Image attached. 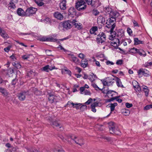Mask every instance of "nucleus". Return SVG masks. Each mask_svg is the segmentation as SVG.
I'll use <instances>...</instances> for the list:
<instances>
[{
	"mask_svg": "<svg viewBox=\"0 0 152 152\" xmlns=\"http://www.w3.org/2000/svg\"><path fill=\"white\" fill-rule=\"evenodd\" d=\"M68 139H71V141L69 142V140H68V141L70 144H72L73 141H74L77 144L80 146H82L84 144V142L83 139L80 138H77L75 136H69L68 138Z\"/></svg>",
	"mask_w": 152,
	"mask_h": 152,
	"instance_id": "f257e3e1",
	"label": "nucleus"
},
{
	"mask_svg": "<svg viewBox=\"0 0 152 152\" xmlns=\"http://www.w3.org/2000/svg\"><path fill=\"white\" fill-rule=\"evenodd\" d=\"M109 129L111 133H114L116 135H119L121 134L120 132L116 126L115 124L113 122H111L110 123Z\"/></svg>",
	"mask_w": 152,
	"mask_h": 152,
	"instance_id": "f03ea898",
	"label": "nucleus"
},
{
	"mask_svg": "<svg viewBox=\"0 0 152 152\" xmlns=\"http://www.w3.org/2000/svg\"><path fill=\"white\" fill-rule=\"evenodd\" d=\"M85 4V2L84 0H78L76 3L75 7L78 11H81L85 9L86 8V5Z\"/></svg>",
	"mask_w": 152,
	"mask_h": 152,
	"instance_id": "7ed1b4c3",
	"label": "nucleus"
},
{
	"mask_svg": "<svg viewBox=\"0 0 152 152\" xmlns=\"http://www.w3.org/2000/svg\"><path fill=\"white\" fill-rule=\"evenodd\" d=\"M116 19L113 18H108L107 20L106 24L107 25L106 26L108 28H112V29H114L115 26V22Z\"/></svg>",
	"mask_w": 152,
	"mask_h": 152,
	"instance_id": "20e7f679",
	"label": "nucleus"
},
{
	"mask_svg": "<svg viewBox=\"0 0 152 152\" xmlns=\"http://www.w3.org/2000/svg\"><path fill=\"white\" fill-rule=\"evenodd\" d=\"M106 35L103 32H100L96 38V41L98 44L103 43L105 42L106 39Z\"/></svg>",
	"mask_w": 152,
	"mask_h": 152,
	"instance_id": "39448f33",
	"label": "nucleus"
},
{
	"mask_svg": "<svg viewBox=\"0 0 152 152\" xmlns=\"http://www.w3.org/2000/svg\"><path fill=\"white\" fill-rule=\"evenodd\" d=\"M138 73L140 77H142V75L145 76L147 77L149 75V72L146 69L142 68L140 69L138 71Z\"/></svg>",
	"mask_w": 152,
	"mask_h": 152,
	"instance_id": "423d86ee",
	"label": "nucleus"
},
{
	"mask_svg": "<svg viewBox=\"0 0 152 152\" xmlns=\"http://www.w3.org/2000/svg\"><path fill=\"white\" fill-rule=\"evenodd\" d=\"M37 10V9L35 8L31 7L28 8L26 11V16H31L35 13Z\"/></svg>",
	"mask_w": 152,
	"mask_h": 152,
	"instance_id": "0eeeda50",
	"label": "nucleus"
},
{
	"mask_svg": "<svg viewBox=\"0 0 152 152\" xmlns=\"http://www.w3.org/2000/svg\"><path fill=\"white\" fill-rule=\"evenodd\" d=\"M68 54V57L70 61L75 64L79 62V60L73 54L70 53Z\"/></svg>",
	"mask_w": 152,
	"mask_h": 152,
	"instance_id": "6e6552de",
	"label": "nucleus"
},
{
	"mask_svg": "<svg viewBox=\"0 0 152 152\" xmlns=\"http://www.w3.org/2000/svg\"><path fill=\"white\" fill-rule=\"evenodd\" d=\"M51 125L54 128L59 131H62L63 129V127L62 124H59L57 121H54L52 123Z\"/></svg>",
	"mask_w": 152,
	"mask_h": 152,
	"instance_id": "1a4fd4ad",
	"label": "nucleus"
},
{
	"mask_svg": "<svg viewBox=\"0 0 152 152\" xmlns=\"http://www.w3.org/2000/svg\"><path fill=\"white\" fill-rule=\"evenodd\" d=\"M72 21L69 20L65 21L63 24V26L64 28L66 29H68L71 28L72 26Z\"/></svg>",
	"mask_w": 152,
	"mask_h": 152,
	"instance_id": "9d476101",
	"label": "nucleus"
},
{
	"mask_svg": "<svg viewBox=\"0 0 152 152\" xmlns=\"http://www.w3.org/2000/svg\"><path fill=\"white\" fill-rule=\"evenodd\" d=\"M111 41L110 42V44L115 48H117L119 45L120 41L118 38H115L111 39Z\"/></svg>",
	"mask_w": 152,
	"mask_h": 152,
	"instance_id": "9b49d317",
	"label": "nucleus"
},
{
	"mask_svg": "<svg viewBox=\"0 0 152 152\" xmlns=\"http://www.w3.org/2000/svg\"><path fill=\"white\" fill-rule=\"evenodd\" d=\"M28 94L27 92L24 91L19 93L18 95V97L20 100L23 101L26 98V95Z\"/></svg>",
	"mask_w": 152,
	"mask_h": 152,
	"instance_id": "f8f14e48",
	"label": "nucleus"
},
{
	"mask_svg": "<svg viewBox=\"0 0 152 152\" xmlns=\"http://www.w3.org/2000/svg\"><path fill=\"white\" fill-rule=\"evenodd\" d=\"M68 12L69 15L72 17L76 14V10L73 7H71L69 9Z\"/></svg>",
	"mask_w": 152,
	"mask_h": 152,
	"instance_id": "ddd939ff",
	"label": "nucleus"
},
{
	"mask_svg": "<svg viewBox=\"0 0 152 152\" xmlns=\"http://www.w3.org/2000/svg\"><path fill=\"white\" fill-rule=\"evenodd\" d=\"M54 69H57V68H55L54 66H51L49 65H47L43 67L42 70L44 71L48 72L49 71H51Z\"/></svg>",
	"mask_w": 152,
	"mask_h": 152,
	"instance_id": "4468645a",
	"label": "nucleus"
},
{
	"mask_svg": "<svg viewBox=\"0 0 152 152\" xmlns=\"http://www.w3.org/2000/svg\"><path fill=\"white\" fill-rule=\"evenodd\" d=\"M132 85L135 90L136 91L139 92L141 91L140 87L138 85V83L137 81H135L133 82Z\"/></svg>",
	"mask_w": 152,
	"mask_h": 152,
	"instance_id": "2eb2a0df",
	"label": "nucleus"
},
{
	"mask_svg": "<svg viewBox=\"0 0 152 152\" xmlns=\"http://www.w3.org/2000/svg\"><path fill=\"white\" fill-rule=\"evenodd\" d=\"M77 22V21L75 20H73L72 21L73 25L75 26V27L77 28L79 30L81 29L82 28V24Z\"/></svg>",
	"mask_w": 152,
	"mask_h": 152,
	"instance_id": "dca6fc26",
	"label": "nucleus"
},
{
	"mask_svg": "<svg viewBox=\"0 0 152 152\" xmlns=\"http://www.w3.org/2000/svg\"><path fill=\"white\" fill-rule=\"evenodd\" d=\"M17 12L18 14L21 16H26V12L21 8H18L17 10Z\"/></svg>",
	"mask_w": 152,
	"mask_h": 152,
	"instance_id": "f3484780",
	"label": "nucleus"
},
{
	"mask_svg": "<svg viewBox=\"0 0 152 152\" xmlns=\"http://www.w3.org/2000/svg\"><path fill=\"white\" fill-rule=\"evenodd\" d=\"M136 53H138L140 56L145 57L146 56L145 52L142 49H137Z\"/></svg>",
	"mask_w": 152,
	"mask_h": 152,
	"instance_id": "a211bd4d",
	"label": "nucleus"
},
{
	"mask_svg": "<svg viewBox=\"0 0 152 152\" xmlns=\"http://www.w3.org/2000/svg\"><path fill=\"white\" fill-rule=\"evenodd\" d=\"M54 17L58 19L62 20L63 18L62 15L60 12H55L54 14Z\"/></svg>",
	"mask_w": 152,
	"mask_h": 152,
	"instance_id": "6ab92c4d",
	"label": "nucleus"
},
{
	"mask_svg": "<svg viewBox=\"0 0 152 152\" xmlns=\"http://www.w3.org/2000/svg\"><path fill=\"white\" fill-rule=\"evenodd\" d=\"M114 29H112V28H110V35L109 36V39L110 40L113 39L115 38L114 37L116 35V32L113 31Z\"/></svg>",
	"mask_w": 152,
	"mask_h": 152,
	"instance_id": "aec40b11",
	"label": "nucleus"
},
{
	"mask_svg": "<svg viewBox=\"0 0 152 152\" xmlns=\"http://www.w3.org/2000/svg\"><path fill=\"white\" fill-rule=\"evenodd\" d=\"M41 40L42 41H50L55 42L57 41V39H54L52 37L51 38H46L43 37L42 38Z\"/></svg>",
	"mask_w": 152,
	"mask_h": 152,
	"instance_id": "412c9836",
	"label": "nucleus"
},
{
	"mask_svg": "<svg viewBox=\"0 0 152 152\" xmlns=\"http://www.w3.org/2000/svg\"><path fill=\"white\" fill-rule=\"evenodd\" d=\"M119 15V13L116 11H112L111 13H110V18H114L115 19L118 17Z\"/></svg>",
	"mask_w": 152,
	"mask_h": 152,
	"instance_id": "4be33fe9",
	"label": "nucleus"
},
{
	"mask_svg": "<svg viewBox=\"0 0 152 152\" xmlns=\"http://www.w3.org/2000/svg\"><path fill=\"white\" fill-rule=\"evenodd\" d=\"M109 106L110 108L111 112L107 116H109L111 113L114 110L115 107L117 105V103L115 102L114 103H111L109 104Z\"/></svg>",
	"mask_w": 152,
	"mask_h": 152,
	"instance_id": "5701e85b",
	"label": "nucleus"
},
{
	"mask_svg": "<svg viewBox=\"0 0 152 152\" xmlns=\"http://www.w3.org/2000/svg\"><path fill=\"white\" fill-rule=\"evenodd\" d=\"M66 0H63L60 4V7L61 10H65L66 8Z\"/></svg>",
	"mask_w": 152,
	"mask_h": 152,
	"instance_id": "b1692460",
	"label": "nucleus"
},
{
	"mask_svg": "<svg viewBox=\"0 0 152 152\" xmlns=\"http://www.w3.org/2000/svg\"><path fill=\"white\" fill-rule=\"evenodd\" d=\"M88 64L87 60L86 59H83L81 60V66L84 68L86 67Z\"/></svg>",
	"mask_w": 152,
	"mask_h": 152,
	"instance_id": "393cba45",
	"label": "nucleus"
},
{
	"mask_svg": "<svg viewBox=\"0 0 152 152\" xmlns=\"http://www.w3.org/2000/svg\"><path fill=\"white\" fill-rule=\"evenodd\" d=\"M107 78V86H110L112 85L114 83V80L112 78L108 77Z\"/></svg>",
	"mask_w": 152,
	"mask_h": 152,
	"instance_id": "a878e982",
	"label": "nucleus"
},
{
	"mask_svg": "<svg viewBox=\"0 0 152 152\" xmlns=\"http://www.w3.org/2000/svg\"><path fill=\"white\" fill-rule=\"evenodd\" d=\"M116 82L117 85L118 87H124L123 85L122 84L121 80L118 78L117 77L116 80Z\"/></svg>",
	"mask_w": 152,
	"mask_h": 152,
	"instance_id": "bb28decb",
	"label": "nucleus"
},
{
	"mask_svg": "<svg viewBox=\"0 0 152 152\" xmlns=\"http://www.w3.org/2000/svg\"><path fill=\"white\" fill-rule=\"evenodd\" d=\"M134 45H138L143 43V41L139 40L137 38H135L134 39Z\"/></svg>",
	"mask_w": 152,
	"mask_h": 152,
	"instance_id": "cd10ccee",
	"label": "nucleus"
},
{
	"mask_svg": "<svg viewBox=\"0 0 152 152\" xmlns=\"http://www.w3.org/2000/svg\"><path fill=\"white\" fill-rule=\"evenodd\" d=\"M96 76L92 73L89 75V79L91 82H93L97 78Z\"/></svg>",
	"mask_w": 152,
	"mask_h": 152,
	"instance_id": "c85d7f7f",
	"label": "nucleus"
},
{
	"mask_svg": "<svg viewBox=\"0 0 152 152\" xmlns=\"http://www.w3.org/2000/svg\"><path fill=\"white\" fill-rule=\"evenodd\" d=\"M122 112L123 114L125 116L128 115L130 113V111L126 109H123Z\"/></svg>",
	"mask_w": 152,
	"mask_h": 152,
	"instance_id": "c756f323",
	"label": "nucleus"
},
{
	"mask_svg": "<svg viewBox=\"0 0 152 152\" xmlns=\"http://www.w3.org/2000/svg\"><path fill=\"white\" fill-rule=\"evenodd\" d=\"M143 91L145 93V95L147 96L148 94L149 90L147 87L144 86L142 87Z\"/></svg>",
	"mask_w": 152,
	"mask_h": 152,
	"instance_id": "7c9ffc66",
	"label": "nucleus"
},
{
	"mask_svg": "<svg viewBox=\"0 0 152 152\" xmlns=\"http://www.w3.org/2000/svg\"><path fill=\"white\" fill-rule=\"evenodd\" d=\"M0 92L4 96H6L7 95V91L4 88L0 87Z\"/></svg>",
	"mask_w": 152,
	"mask_h": 152,
	"instance_id": "2f4dec72",
	"label": "nucleus"
},
{
	"mask_svg": "<svg viewBox=\"0 0 152 152\" xmlns=\"http://www.w3.org/2000/svg\"><path fill=\"white\" fill-rule=\"evenodd\" d=\"M97 29L98 28L96 26L93 27L90 29V32L91 34H94Z\"/></svg>",
	"mask_w": 152,
	"mask_h": 152,
	"instance_id": "473e14b6",
	"label": "nucleus"
},
{
	"mask_svg": "<svg viewBox=\"0 0 152 152\" xmlns=\"http://www.w3.org/2000/svg\"><path fill=\"white\" fill-rule=\"evenodd\" d=\"M53 95V94H49L48 100L51 103L54 102Z\"/></svg>",
	"mask_w": 152,
	"mask_h": 152,
	"instance_id": "72a5a7b5",
	"label": "nucleus"
},
{
	"mask_svg": "<svg viewBox=\"0 0 152 152\" xmlns=\"http://www.w3.org/2000/svg\"><path fill=\"white\" fill-rule=\"evenodd\" d=\"M137 51V48H130L129 50V52L131 53L136 54Z\"/></svg>",
	"mask_w": 152,
	"mask_h": 152,
	"instance_id": "f704fd0d",
	"label": "nucleus"
},
{
	"mask_svg": "<svg viewBox=\"0 0 152 152\" xmlns=\"http://www.w3.org/2000/svg\"><path fill=\"white\" fill-rule=\"evenodd\" d=\"M35 2L37 4V5L39 6H42L44 3L42 1L43 0H34Z\"/></svg>",
	"mask_w": 152,
	"mask_h": 152,
	"instance_id": "c9c22d12",
	"label": "nucleus"
},
{
	"mask_svg": "<svg viewBox=\"0 0 152 152\" xmlns=\"http://www.w3.org/2000/svg\"><path fill=\"white\" fill-rule=\"evenodd\" d=\"M91 105L94 107H96L99 106H101V104L100 103L96 102L93 103L91 104Z\"/></svg>",
	"mask_w": 152,
	"mask_h": 152,
	"instance_id": "e433bc0d",
	"label": "nucleus"
},
{
	"mask_svg": "<svg viewBox=\"0 0 152 152\" xmlns=\"http://www.w3.org/2000/svg\"><path fill=\"white\" fill-rule=\"evenodd\" d=\"M0 33L1 34V36L4 38H7L9 37L8 35L4 31H2Z\"/></svg>",
	"mask_w": 152,
	"mask_h": 152,
	"instance_id": "4c0bfd02",
	"label": "nucleus"
},
{
	"mask_svg": "<svg viewBox=\"0 0 152 152\" xmlns=\"http://www.w3.org/2000/svg\"><path fill=\"white\" fill-rule=\"evenodd\" d=\"M113 11H112V10L111 8L110 7H107L105 9V12H106L110 14V13L112 12Z\"/></svg>",
	"mask_w": 152,
	"mask_h": 152,
	"instance_id": "58836bf2",
	"label": "nucleus"
},
{
	"mask_svg": "<svg viewBox=\"0 0 152 152\" xmlns=\"http://www.w3.org/2000/svg\"><path fill=\"white\" fill-rule=\"evenodd\" d=\"M9 6L11 8L14 9L16 7L15 4L14 3L11 1L9 4Z\"/></svg>",
	"mask_w": 152,
	"mask_h": 152,
	"instance_id": "ea45409f",
	"label": "nucleus"
},
{
	"mask_svg": "<svg viewBox=\"0 0 152 152\" xmlns=\"http://www.w3.org/2000/svg\"><path fill=\"white\" fill-rule=\"evenodd\" d=\"M87 107L85 105H83L82 106H81L80 107V110L83 111L85 110H86L87 109Z\"/></svg>",
	"mask_w": 152,
	"mask_h": 152,
	"instance_id": "a19ab883",
	"label": "nucleus"
},
{
	"mask_svg": "<svg viewBox=\"0 0 152 152\" xmlns=\"http://www.w3.org/2000/svg\"><path fill=\"white\" fill-rule=\"evenodd\" d=\"M27 74L29 76H31V75H35V74L34 72L31 70L28 71Z\"/></svg>",
	"mask_w": 152,
	"mask_h": 152,
	"instance_id": "79ce46f5",
	"label": "nucleus"
},
{
	"mask_svg": "<svg viewBox=\"0 0 152 152\" xmlns=\"http://www.w3.org/2000/svg\"><path fill=\"white\" fill-rule=\"evenodd\" d=\"M152 65V62H146L144 64V66L145 67H147L149 66Z\"/></svg>",
	"mask_w": 152,
	"mask_h": 152,
	"instance_id": "37998d69",
	"label": "nucleus"
},
{
	"mask_svg": "<svg viewBox=\"0 0 152 152\" xmlns=\"http://www.w3.org/2000/svg\"><path fill=\"white\" fill-rule=\"evenodd\" d=\"M88 4V5H91L92 6H93L94 4L92 3L93 0H85Z\"/></svg>",
	"mask_w": 152,
	"mask_h": 152,
	"instance_id": "c03bdc74",
	"label": "nucleus"
},
{
	"mask_svg": "<svg viewBox=\"0 0 152 152\" xmlns=\"http://www.w3.org/2000/svg\"><path fill=\"white\" fill-rule=\"evenodd\" d=\"M13 65L18 69H20L21 67V65L19 63H14Z\"/></svg>",
	"mask_w": 152,
	"mask_h": 152,
	"instance_id": "a18cd8bd",
	"label": "nucleus"
},
{
	"mask_svg": "<svg viewBox=\"0 0 152 152\" xmlns=\"http://www.w3.org/2000/svg\"><path fill=\"white\" fill-rule=\"evenodd\" d=\"M30 55V54H26L24 55L23 56H22L23 58L24 59L26 60L28 58H29V57Z\"/></svg>",
	"mask_w": 152,
	"mask_h": 152,
	"instance_id": "49530a36",
	"label": "nucleus"
},
{
	"mask_svg": "<svg viewBox=\"0 0 152 152\" xmlns=\"http://www.w3.org/2000/svg\"><path fill=\"white\" fill-rule=\"evenodd\" d=\"M54 102H57L59 99V96H54L53 95Z\"/></svg>",
	"mask_w": 152,
	"mask_h": 152,
	"instance_id": "de8ad7c7",
	"label": "nucleus"
},
{
	"mask_svg": "<svg viewBox=\"0 0 152 152\" xmlns=\"http://www.w3.org/2000/svg\"><path fill=\"white\" fill-rule=\"evenodd\" d=\"M75 106L74 107H75L77 109H79V107L80 106L81 104L80 103H76L75 104Z\"/></svg>",
	"mask_w": 152,
	"mask_h": 152,
	"instance_id": "09e8293b",
	"label": "nucleus"
},
{
	"mask_svg": "<svg viewBox=\"0 0 152 152\" xmlns=\"http://www.w3.org/2000/svg\"><path fill=\"white\" fill-rule=\"evenodd\" d=\"M92 58L94 59V61H95L96 62V64L98 66L100 67V64L99 63V62L98 61H96V60L95 59L94 57H92Z\"/></svg>",
	"mask_w": 152,
	"mask_h": 152,
	"instance_id": "8fccbe9b",
	"label": "nucleus"
},
{
	"mask_svg": "<svg viewBox=\"0 0 152 152\" xmlns=\"http://www.w3.org/2000/svg\"><path fill=\"white\" fill-rule=\"evenodd\" d=\"M93 101V99L91 98H90L88 100L85 102V104H90Z\"/></svg>",
	"mask_w": 152,
	"mask_h": 152,
	"instance_id": "3c124183",
	"label": "nucleus"
},
{
	"mask_svg": "<svg viewBox=\"0 0 152 152\" xmlns=\"http://www.w3.org/2000/svg\"><path fill=\"white\" fill-rule=\"evenodd\" d=\"M125 105L126 107L128 108L131 107L133 105L132 104H130L128 102L126 103L125 104Z\"/></svg>",
	"mask_w": 152,
	"mask_h": 152,
	"instance_id": "603ef678",
	"label": "nucleus"
},
{
	"mask_svg": "<svg viewBox=\"0 0 152 152\" xmlns=\"http://www.w3.org/2000/svg\"><path fill=\"white\" fill-rule=\"evenodd\" d=\"M78 56L80 58L82 59H84V58L85 56L83 53H81L79 54Z\"/></svg>",
	"mask_w": 152,
	"mask_h": 152,
	"instance_id": "864d4df0",
	"label": "nucleus"
},
{
	"mask_svg": "<svg viewBox=\"0 0 152 152\" xmlns=\"http://www.w3.org/2000/svg\"><path fill=\"white\" fill-rule=\"evenodd\" d=\"M151 108L150 105H147L144 108V110H147Z\"/></svg>",
	"mask_w": 152,
	"mask_h": 152,
	"instance_id": "5fc2aeb1",
	"label": "nucleus"
},
{
	"mask_svg": "<svg viewBox=\"0 0 152 152\" xmlns=\"http://www.w3.org/2000/svg\"><path fill=\"white\" fill-rule=\"evenodd\" d=\"M119 97V96H115L114 97L111 98L110 99H108V102H110L111 101H112L115 100L116 99H117Z\"/></svg>",
	"mask_w": 152,
	"mask_h": 152,
	"instance_id": "6e6d98bb",
	"label": "nucleus"
},
{
	"mask_svg": "<svg viewBox=\"0 0 152 152\" xmlns=\"http://www.w3.org/2000/svg\"><path fill=\"white\" fill-rule=\"evenodd\" d=\"M127 31L129 35H131L132 32V31L131 29L129 28H127Z\"/></svg>",
	"mask_w": 152,
	"mask_h": 152,
	"instance_id": "4d7b16f0",
	"label": "nucleus"
},
{
	"mask_svg": "<svg viewBox=\"0 0 152 152\" xmlns=\"http://www.w3.org/2000/svg\"><path fill=\"white\" fill-rule=\"evenodd\" d=\"M11 47L10 46H8L7 47L5 48L4 49V51L6 52H8L10 50Z\"/></svg>",
	"mask_w": 152,
	"mask_h": 152,
	"instance_id": "13d9d810",
	"label": "nucleus"
},
{
	"mask_svg": "<svg viewBox=\"0 0 152 152\" xmlns=\"http://www.w3.org/2000/svg\"><path fill=\"white\" fill-rule=\"evenodd\" d=\"M123 63V60H118L116 62V64L117 65H121Z\"/></svg>",
	"mask_w": 152,
	"mask_h": 152,
	"instance_id": "bf43d9fd",
	"label": "nucleus"
},
{
	"mask_svg": "<svg viewBox=\"0 0 152 152\" xmlns=\"http://www.w3.org/2000/svg\"><path fill=\"white\" fill-rule=\"evenodd\" d=\"M15 42H17V43H18V44H19V45H20L22 46H23L26 47H27V45H25L23 43L20 42L18 40H17V41L16 40V41H15Z\"/></svg>",
	"mask_w": 152,
	"mask_h": 152,
	"instance_id": "052dcab7",
	"label": "nucleus"
},
{
	"mask_svg": "<svg viewBox=\"0 0 152 152\" xmlns=\"http://www.w3.org/2000/svg\"><path fill=\"white\" fill-rule=\"evenodd\" d=\"M93 14L95 15L98 14L99 12L96 10H94L93 11Z\"/></svg>",
	"mask_w": 152,
	"mask_h": 152,
	"instance_id": "680f3d73",
	"label": "nucleus"
},
{
	"mask_svg": "<svg viewBox=\"0 0 152 152\" xmlns=\"http://www.w3.org/2000/svg\"><path fill=\"white\" fill-rule=\"evenodd\" d=\"M58 48H60L61 50H63L65 52H67L68 51L67 50H65L61 45H59V46L58 47Z\"/></svg>",
	"mask_w": 152,
	"mask_h": 152,
	"instance_id": "e2e57ef3",
	"label": "nucleus"
},
{
	"mask_svg": "<svg viewBox=\"0 0 152 152\" xmlns=\"http://www.w3.org/2000/svg\"><path fill=\"white\" fill-rule=\"evenodd\" d=\"M107 78L105 80H104L102 81V83L104 86H107Z\"/></svg>",
	"mask_w": 152,
	"mask_h": 152,
	"instance_id": "0e129e2a",
	"label": "nucleus"
},
{
	"mask_svg": "<svg viewBox=\"0 0 152 152\" xmlns=\"http://www.w3.org/2000/svg\"><path fill=\"white\" fill-rule=\"evenodd\" d=\"M106 64L107 65H113L114 64V63L112 61H107L106 62Z\"/></svg>",
	"mask_w": 152,
	"mask_h": 152,
	"instance_id": "69168bd1",
	"label": "nucleus"
},
{
	"mask_svg": "<svg viewBox=\"0 0 152 152\" xmlns=\"http://www.w3.org/2000/svg\"><path fill=\"white\" fill-rule=\"evenodd\" d=\"M34 93L37 95H39L41 94V92L40 91L37 90Z\"/></svg>",
	"mask_w": 152,
	"mask_h": 152,
	"instance_id": "338daca9",
	"label": "nucleus"
},
{
	"mask_svg": "<svg viewBox=\"0 0 152 152\" xmlns=\"http://www.w3.org/2000/svg\"><path fill=\"white\" fill-rule=\"evenodd\" d=\"M91 111L94 113H95L96 112V110L95 109V107H94L91 105Z\"/></svg>",
	"mask_w": 152,
	"mask_h": 152,
	"instance_id": "774afa93",
	"label": "nucleus"
}]
</instances>
